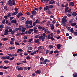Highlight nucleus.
I'll return each instance as SVG.
<instances>
[{
	"label": "nucleus",
	"mask_w": 77,
	"mask_h": 77,
	"mask_svg": "<svg viewBox=\"0 0 77 77\" xmlns=\"http://www.w3.org/2000/svg\"><path fill=\"white\" fill-rule=\"evenodd\" d=\"M14 17H10V21H11V20H13V19H14Z\"/></svg>",
	"instance_id": "e2e57ef3"
},
{
	"label": "nucleus",
	"mask_w": 77,
	"mask_h": 77,
	"mask_svg": "<svg viewBox=\"0 0 77 77\" xmlns=\"http://www.w3.org/2000/svg\"><path fill=\"white\" fill-rule=\"evenodd\" d=\"M57 33L58 34H59V33H60V30H57Z\"/></svg>",
	"instance_id": "de8ad7c7"
},
{
	"label": "nucleus",
	"mask_w": 77,
	"mask_h": 77,
	"mask_svg": "<svg viewBox=\"0 0 77 77\" xmlns=\"http://www.w3.org/2000/svg\"><path fill=\"white\" fill-rule=\"evenodd\" d=\"M8 34H9V33L8 32H5L4 33V35H7Z\"/></svg>",
	"instance_id": "8fccbe9b"
},
{
	"label": "nucleus",
	"mask_w": 77,
	"mask_h": 77,
	"mask_svg": "<svg viewBox=\"0 0 77 77\" xmlns=\"http://www.w3.org/2000/svg\"><path fill=\"white\" fill-rule=\"evenodd\" d=\"M32 40H33V38H31L28 41V42H32Z\"/></svg>",
	"instance_id": "13d9d810"
},
{
	"label": "nucleus",
	"mask_w": 77,
	"mask_h": 77,
	"mask_svg": "<svg viewBox=\"0 0 77 77\" xmlns=\"http://www.w3.org/2000/svg\"><path fill=\"white\" fill-rule=\"evenodd\" d=\"M11 13H9L8 15H7V17L8 18H9V17L11 15Z\"/></svg>",
	"instance_id": "79ce46f5"
},
{
	"label": "nucleus",
	"mask_w": 77,
	"mask_h": 77,
	"mask_svg": "<svg viewBox=\"0 0 77 77\" xmlns=\"http://www.w3.org/2000/svg\"><path fill=\"white\" fill-rule=\"evenodd\" d=\"M18 14V11H15L14 13H13L12 15H15Z\"/></svg>",
	"instance_id": "5701e85b"
},
{
	"label": "nucleus",
	"mask_w": 77,
	"mask_h": 77,
	"mask_svg": "<svg viewBox=\"0 0 77 77\" xmlns=\"http://www.w3.org/2000/svg\"><path fill=\"white\" fill-rule=\"evenodd\" d=\"M55 38L57 39H60V38H61V37H60V36H59L58 37L56 36V37H55Z\"/></svg>",
	"instance_id": "603ef678"
},
{
	"label": "nucleus",
	"mask_w": 77,
	"mask_h": 77,
	"mask_svg": "<svg viewBox=\"0 0 77 77\" xmlns=\"http://www.w3.org/2000/svg\"><path fill=\"white\" fill-rule=\"evenodd\" d=\"M61 21L62 22L64 23H66V22H67V20H66V19L64 18H63L61 20Z\"/></svg>",
	"instance_id": "6e6552de"
},
{
	"label": "nucleus",
	"mask_w": 77,
	"mask_h": 77,
	"mask_svg": "<svg viewBox=\"0 0 77 77\" xmlns=\"http://www.w3.org/2000/svg\"><path fill=\"white\" fill-rule=\"evenodd\" d=\"M28 49L29 50H32L33 48L32 47H28Z\"/></svg>",
	"instance_id": "7c9ffc66"
},
{
	"label": "nucleus",
	"mask_w": 77,
	"mask_h": 77,
	"mask_svg": "<svg viewBox=\"0 0 77 77\" xmlns=\"http://www.w3.org/2000/svg\"><path fill=\"white\" fill-rule=\"evenodd\" d=\"M1 59H3V60H6V57H5V56H3L2 57H1Z\"/></svg>",
	"instance_id": "393cba45"
},
{
	"label": "nucleus",
	"mask_w": 77,
	"mask_h": 77,
	"mask_svg": "<svg viewBox=\"0 0 77 77\" xmlns=\"http://www.w3.org/2000/svg\"><path fill=\"white\" fill-rule=\"evenodd\" d=\"M41 71L38 70H37V71H35V73L36 74H41Z\"/></svg>",
	"instance_id": "2eb2a0df"
},
{
	"label": "nucleus",
	"mask_w": 77,
	"mask_h": 77,
	"mask_svg": "<svg viewBox=\"0 0 77 77\" xmlns=\"http://www.w3.org/2000/svg\"><path fill=\"white\" fill-rule=\"evenodd\" d=\"M9 50H14L15 49V47H10L9 48Z\"/></svg>",
	"instance_id": "412c9836"
},
{
	"label": "nucleus",
	"mask_w": 77,
	"mask_h": 77,
	"mask_svg": "<svg viewBox=\"0 0 77 77\" xmlns=\"http://www.w3.org/2000/svg\"><path fill=\"white\" fill-rule=\"evenodd\" d=\"M14 59V57H12L10 58L9 60L11 61V60H13Z\"/></svg>",
	"instance_id": "37998d69"
},
{
	"label": "nucleus",
	"mask_w": 77,
	"mask_h": 77,
	"mask_svg": "<svg viewBox=\"0 0 77 77\" xmlns=\"http://www.w3.org/2000/svg\"><path fill=\"white\" fill-rule=\"evenodd\" d=\"M18 51H20L21 52L22 51H23V50H22V49H18Z\"/></svg>",
	"instance_id": "bf43d9fd"
},
{
	"label": "nucleus",
	"mask_w": 77,
	"mask_h": 77,
	"mask_svg": "<svg viewBox=\"0 0 77 77\" xmlns=\"http://www.w3.org/2000/svg\"><path fill=\"white\" fill-rule=\"evenodd\" d=\"M38 30L36 29V30H34V33H36L38 32Z\"/></svg>",
	"instance_id": "4d7b16f0"
},
{
	"label": "nucleus",
	"mask_w": 77,
	"mask_h": 77,
	"mask_svg": "<svg viewBox=\"0 0 77 77\" xmlns=\"http://www.w3.org/2000/svg\"><path fill=\"white\" fill-rule=\"evenodd\" d=\"M39 39L40 40H41V39H42V41H44V39H45V37H43V36L41 35L39 36Z\"/></svg>",
	"instance_id": "f03ea898"
},
{
	"label": "nucleus",
	"mask_w": 77,
	"mask_h": 77,
	"mask_svg": "<svg viewBox=\"0 0 77 77\" xmlns=\"http://www.w3.org/2000/svg\"><path fill=\"white\" fill-rule=\"evenodd\" d=\"M3 26H4V25H1L0 26V28H1V29H3Z\"/></svg>",
	"instance_id": "09e8293b"
},
{
	"label": "nucleus",
	"mask_w": 77,
	"mask_h": 77,
	"mask_svg": "<svg viewBox=\"0 0 77 77\" xmlns=\"http://www.w3.org/2000/svg\"><path fill=\"white\" fill-rule=\"evenodd\" d=\"M49 8L50 9H52L53 8V5H50L49 6Z\"/></svg>",
	"instance_id": "c85d7f7f"
},
{
	"label": "nucleus",
	"mask_w": 77,
	"mask_h": 77,
	"mask_svg": "<svg viewBox=\"0 0 77 77\" xmlns=\"http://www.w3.org/2000/svg\"><path fill=\"white\" fill-rule=\"evenodd\" d=\"M35 21L37 24H40V23H41V21L39 20V19H37L36 20H35Z\"/></svg>",
	"instance_id": "6ab92c4d"
},
{
	"label": "nucleus",
	"mask_w": 77,
	"mask_h": 77,
	"mask_svg": "<svg viewBox=\"0 0 77 77\" xmlns=\"http://www.w3.org/2000/svg\"><path fill=\"white\" fill-rule=\"evenodd\" d=\"M40 48L41 49H42V50H43L44 49V48L43 46H39L38 48V50H39Z\"/></svg>",
	"instance_id": "9b49d317"
},
{
	"label": "nucleus",
	"mask_w": 77,
	"mask_h": 77,
	"mask_svg": "<svg viewBox=\"0 0 77 77\" xmlns=\"http://www.w3.org/2000/svg\"><path fill=\"white\" fill-rule=\"evenodd\" d=\"M68 12L69 13V14H72V12H71V9H69L68 10Z\"/></svg>",
	"instance_id": "c03bdc74"
},
{
	"label": "nucleus",
	"mask_w": 77,
	"mask_h": 77,
	"mask_svg": "<svg viewBox=\"0 0 77 77\" xmlns=\"http://www.w3.org/2000/svg\"><path fill=\"white\" fill-rule=\"evenodd\" d=\"M15 11V12H17L18 11V8H17L15 7L14 8Z\"/></svg>",
	"instance_id": "5fc2aeb1"
},
{
	"label": "nucleus",
	"mask_w": 77,
	"mask_h": 77,
	"mask_svg": "<svg viewBox=\"0 0 77 77\" xmlns=\"http://www.w3.org/2000/svg\"><path fill=\"white\" fill-rule=\"evenodd\" d=\"M40 60L42 62H43L44 60V58L42 57H41L40 59Z\"/></svg>",
	"instance_id": "a878e982"
},
{
	"label": "nucleus",
	"mask_w": 77,
	"mask_h": 77,
	"mask_svg": "<svg viewBox=\"0 0 77 77\" xmlns=\"http://www.w3.org/2000/svg\"><path fill=\"white\" fill-rule=\"evenodd\" d=\"M15 29L13 30L12 32H11L10 34L11 35H14V34H15Z\"/></svg>",
	"instance_id": "f3484780"
},
{
	"label": "nucleus",
	"mask_w": 77,
	"mask_h": 77,
	"mask_svg": "<svg viewBox=\"0 0 77 77\" xmlns=\"http://www.w3.org/2000/svg\"><path fill=\"white\" fill-rule=\"evenodd\" d=\"M39 35H36V36H35V38H37V39H38V38H39Z\"/></svg>",
	"instance_id": "4c0bfd02"
},
{
	"label": "nucleus",
	"mask_w": 77,
	"mask_h": 77,
	"mask_svg": "<svg viewBox=\"0 0 77 77\" xmlns=\"http://www.w3.org/2000/svg\"><path fill=\"white\" fill-rule=\"evenodd\" d=\"M74 33V35H75V36L76 35H77V32H73Z\"/></svg>",
	"instance_id": "680f3d73"
},
{
	"label": "nucleus",
	"mask_w": 77,
	"mask_h": 77,
	"mask_svg": "<svg viewBox=\"0 0 77 77\" xmlns=\"http://www.w3.org/2000/svg\"><path fill=\"white\" fill-rule=\"evenodd\" d=\"M34 9L35 11H39V8H38L35 7L34 8Z\"/></svg>",
	"instance_id": "ea45409f"
},
{
	"label": "nucleus",
	"mask_w": 77,
	"mask_h": 77,
	"mask_svg": "<svg viewBox=\"0 0 77 77\" xmlns=\"http://www.w3.org/2000/svg\"><path fill=\"white\" fill-rule=\"evenodd\" d=\"M69 7H70L71 6H74V2H69Z\"/></svg>",
	"instance_id": "20e7f679"
},
{
	"label": "nucleus",
	"mask_w": 77,
	"mask_h": 77,
	"mask_svg": "<svg viewBox=\"0 0 77 77\" xmlns=\"http://www.w3.org/2000/svg\"><path fill=\"white\" fill-rule=\"evenodd\" d=\"M22 15H23V14H22L21 12L19 13L18 15L17 16V17L18 18H20V17H21V16H22Z\"/></svg>",
	"instance_id": "0eeeda50"
},
{
	"label": "nucleus",
	"mask_w": 77,
	"mask_h": 77,
	"mask_svg": "<svg viewBox=\"0 0 77 77\" xmlns=\"http://www.w3.org/2000/svg\"><path fill=\"white\" fill-rule=\"evenodd\" d=\"M9 32H12V29H9Z\"/></svg>",
	"instance_id": "0e129e2a"
},
{
	"label": "nucleus",
	"mask_w": 77,
	"mask_h": 77,
	"mask_svg": "<svg viewBox=\"0 0 77 77\" xmlns=\"http://www.w3.org/2000/svg\"><path fill=\"white\" fill-rule=\"evenodd\" d=\"M25 27L26 28V29H29V26L28 25H27V24L26 25Z\"/></svg>",
	"instance_id": "a19ab883"
},
{
	"label": "nucleus",
	"mask_w": 77,
	"mask_h": 77,
	"mask_svg": "<svg viewBox=\"0 0 77 77\" xmlns=\"http://www.w3.org/2000/svg\"><path fill=\"white\" fill-rule=\"evenodd\" d=\"M54 53L55 54L57 53V54H59V51L57 50H55L54 51Z\"/></svg>",
	"instance_id": "b1692460"
},
{
	"label": "nucleus",
	"mask_w": 77,
	"mask_h": 77,
	"mask_svg": "<svg viewBox=\"0 0 77 77\" xmlns=\"http://www.w3.org/2000/svg\"><path fill=\"white\" fill-rule=\"evenodd\" d=\"M29 21L28 20H27L25 22L26 24H29Z\"/></svg>",
	"instance_id": "e433bc0d"
},
{
	"label": "nucleus",
	"mask_w": 77,
	"mask_h": 77,
	"mask_svg": "<svg viewBox=\"0 0 77 77\" xmlns=\"http://www.w3.org/2000/svg\"><path fill=\"white\" fill-rule=\"evenodd\" d=\"M53 53V51H51L49 53V54H52Z\"/></svg>",
	"instance_id": "49530a36"
},
{
	"label": "nucleus",
	"mask_w": 77,
	"mask_h": 77,
	"mask_svg": "<svg viewBox=\"0 0 77 77\" xmlns=\"http://www.w3.org/2000/svg\"><path fill=\"white\" fill-rule=\"evenodd\" d=\"M66 22H62V24H63V25L64 26H66V23H65Z\"/></svg>",
	"instance_id": "6e6d98bb"
},
{
	"label": "nucleus",
	"mask_w": 77,
	"mask_h": 77,
	"mask_svg": "<svg viewBox=\"0 0 77 77\" xmlns=\"http://www.w3.org/2000/svg\"><path fill=\"white\" fill-rule=\"evenodd\" d=\"M8 5H10V6H12V1L11 0H9L8 1Z\"/></svg>",
	"instance_id": "7ed1b4c3"
},
{
	"label": "nucleus",
	"mask_w": 77,
	"mask_h": 77,
	"mask_svg": "<svg viewBox=\"0 0 77 77\" xmlns=\"http://www.w3.org/2000/svg\"><path fill=\"white\" fill-rule=\"evenodd\" d=\"M26 59H30V57L29 56H28L26 57Z\"/></svg>",
	"instance_id": "69168bd1"
},
{
	"label": "nucleus",
	"mask_w": 77,
	"mask_h": 77,
	"mask_svg": "<svg viewBox=\"0 0 77 77\" xmlns=\"http://www.w3.org/2000/svg\"><path fill=\"white\" fill-rule=\"evenodd\" d=\"M70 32L71 33H74V29L72 28H71L70 29Z\"/></svg>",
	"instance_id": "72a5a7b5"
},
{
	"label": "nucleus",
	"mask_w": 77,
	"mask_h": 77,
	"mask_svg": "<svg viewBox=\"0 0 77 77\" xmlns=\"http://www.w3.org/2000/svg\"><path fill=\"white\" fill-rule=\"evenodd\" d=\"M8 38H4L3 39V41H8Z\"/></svg>",
	"instance_id": "052dcab7"
},
{
	"label": "nucleus",
	"mask_w": 77,
	"mask_h": 77,
	"mask_svg": "<svg viewBox=\"0 0 77 77\" xmlns=\"http://www.w3.org/2000/svg\"><path fill=\"white\" fill-rule=\"evenodd\" d=\"M51 38V36H50V35H49L48 36V37L47 38L48 39H50Z\"/></svg>",
	"instance_id": "c9c22d12"
},
{
	"label": "nucleus",
	"mask_w": 77,
	"mask_h": 77,
	"mask_svg": "<svg viewBox=\"0 0 77 77\" xmlns=\"http://www.w3.org/2000/svg\"><path fill=\"white\" fill-rule=\"evenodd\" d=\"M73 77H77V73L75 72L73 74Z\"/></svg>",
	"instance_id": "dca6fc26"
},
{
	"label": "nucleus",
	"mask_w": 77,
	"mask_h": 77,
	"mask_svg": "<svg viewBox=\"0 0 77 77\" xmlns=\"http://www.w3.org/2000/svg\"><path fill=\"white\" fill-rule=\"evenodd\" d=\"M49 52H50V50H47L46 51V54H48Z\"/></svg>",
	"instance_id": "864d4df0"
},
{
	"label": "nucleus",
	"mask_w": 77,
	"mask_h": 77,
	"mask_svg": "<svg viewBox=\"0 0 77 77\" xmlns=\"http://www.w3.org/2000/svg\"><path fill=\"white\" fill-rule=\"evenodd\" d=\"M72 15L73 16V17H76V16H77V13H76V12H74L72 13Z\"/></svg>",
	"instance_id": "ddd939ff"
},
{
	"label": "nucleus",
	"mask_w": 77,
	"mask_h": 77,
	"mask_svg": "<svg viewBox=\"0 0 77 77\" xmlns=\"http://www.w3.org/2000/svg\"><path fill=\"white\" fill-rule=\"evenodd\" d=\"M68 9H69V7H67L66 8H65V13H67L68 11Z\"/></svg>",
	"instance_id": "9d476101"
},
{
	"label": "nucleus",
	"mask_w": 77,
	"mask_h": 77,
	"mask_svg": "<svg viewBox=\"0 0 77 77\" xmlns=\"http://www.w3.org/2000/svg\"><path fill=\"white\" fill-rule=\"evenodd\" d=\"M15 39L14 38H11V41H14Z\"/></svg>",
	"instance_id": "338daca9"
},
{
	"label": "nucleus",
	"mask_w": 77,
	"mask_h": 77,
	"mask_svg": "<svg viewBox=\"0 0 77 77\" xmlns=\"http://www.w3.org/2000/svg\"><path fill=\"white\" fill-rule=\"evenodd\" d=\"M37 14V12H36V11L35 10H33L31 12V14L32 15H36Z\"/></svg>",
	"instance_id": "39448f33"
},
{
	"label": "nucleus",
	"mask_w": 77,
	"mask_h": 77,
	"mask_svg": "<svg viewBox=\"0 0 77 77\" xmlns=\"http://www.w3.org/2000/svg\"><path fill=\"white\" fill-rule=\"evenodd\" d=\"M4 62L5 63H9V61L8 60H5L4 61Z\"/></svg>",
	"instance_id": "58836bf2"
},
{
	"label": "nucleus",
	"mask_w": 77,
	"mask_h": 77,
	"mask_svg": "<svg viewBox=\"0 0 77 77\" xmlns=\"http://www.w3.org/2000/svg\"><path fill=\"white\" fill-rule=\"evenodd\" d=\"M10 43L11 45H13V44H14V42H13V41L10 42Z\"/></svg>",
	"instance_id": "3c124183"
},
{
	"label": "nucleus",
	"mask_w": 77,
	"mask_h": 77,
	"mask_svg": "<svg viewBox=\"0 0 77 77\" xmlns=\"http://www.w3.org/2000/svg\"><path fill=\"white\" fill-rule=\"evenodd\" d=\"M50 27L51 28V30H53L54 29V25L53 24H51L50 25Z\"/></svg>",
	"instance_id": "1a4fd4ad"
},
{
	"label": "nucleus",
	"mask_w": 77,
	"mask_h": 77,
	"mask_svg": "<svg viewBox=\"0 0 77 77\" xmlns=\"http://www.w3.org/2000/svg\"><path fill=\"white\" fill-rule=\"evenodd\" d=\"M76 24H77V23H72L71 24V25L72 26H75Z\"/></svg>",
	"instance_id": "4468645a"
},
{
	"label": "nucleus",
	"mask_w": 77,
	"mask_h": 77,
	"mask_svg": "<svg viewBox=\"0 0 77 77\" xmlns=\"http://www.w3.org/2000/svg\"><path fill=\"white\" fill-rule=\"evenodd\" d=\"M53 45H49V46L48 47L49 48H50L51 49V48H53Z\"/></svg>",
	"instance_id": "c756f323"
},
{
	"label": "nucleus",
	"mask_w": 77,
	"mask_h": 77,
	"mask_svg": "<svg viewBox=\"0 0 77 77\" xmlns=\"http://www.w3.org/2000/svg\"><path fill=\"white\" fill-rule=\"evenodd\" d=\"M12 55L13 56L16 57V56H17V54H13Z\"/></svg>",
	"instance_id": "a18cd8bd"
},
{
	"label": "nucleus",
	"mask_w": 77,
	"mask_h": 77,
	"mask_svg": "<svg viewBox=\"0 0 77 77\" xmlns=\"http://www.w3.org/2000/svg\"><path fill=\"white\" fill-rule=\"evenodd\" d=\"M17 77H23V76H21L20 74H19L17 75Z\"/></svg>",
	"instance_id": "774afa93"
},
{
	"label": "nucleus",
	"mask_w": 77,
	"mask_h": 77,
	"mask_svg": "<svg viewBox=\"0 0 77 77\" xmlns=\"http://www.w3.org/2000/svg\"><path fill=\"white\" fill-rule=\"evenodd\" d=\"M49 8V6H46L45 7H44V11H46V10H48V8Z\"/></svg>",
	"instance_id": "f8f14e48"
},
{
	"label": "nucleus",
	"mask_w": 77,
	"mask_h": 77,
	"mask_svg": "<svg viewBox=\"0 0 77 77\" xmlns=\"http://www.w3.org/2000/svg\"><path fill=\"white\" fill-rule=\"evenodd\" d=\"M11 23H17V20H13L11 21Z\"/></svg>",
	"instance_id": "4be33fe9"
},
{
	"label": "nucleus",
	"mask_w": 77,
	"mask_h": 77,
	"mask_svg": "<svg viewBox=\"0 0 77 77\" xmlns=\"http://www.w3.org/2000/svg\"><path fill=\"white\" fill-rule=\"evenodd\" d=\"M8 68H9V66H4V67L3 66H0V69H8Z\"/></svg>",
	"instance_id": "f257e3e1"
},
{
	"label": "nucleus",
	"mask_w": 77,
	"mask_h": 77,
	"mask_svg": "<svg viewBox=\"0 0 77 77\" xmlns=\"http://www.w3.org/2000/svg\"><path fill=\"white\" fill-rule=\"evenodd\" d=\"M44 61L46 63H47V62H50V60H48L47 59H45Z\"/></svg>",
	"instance_id": "473e14b6"
},
{
	"label": "nucleus",
	"mask_w": 77,
	"mask_h": 77,
	"mask_svg": "<svg viewBox=\"0 0 77 77\" xmlns=\"http://www.w3.org/2000/svg\"><path fill=\"white\" fill-rule=\"evenodd\" d=\"M18 71H21V70H23V67H21L18 69Z\"/></svg>",
	"instance_id": "bb28decb"
},
{
	"label": "nucleus",
	"mask_w": 77,
	"mask_h": 77,
	"mask_svg": "<svg viewBox=\"0 0 77 77\" xmlns=\"http://www.w3.org/2000/svg\"><path fill=\"white\" fill-rule=\"evenodd\" d=\"M6 21V20L3 19L2 21V23L3 24H5V21Z\"/></svg>",
	"instance_id": "2f4dec72"
},
{
	"label": "nucleus",
	"mask_w": 77,
	"mask_h": 77,
	"mask_svg": "<svg viewBox=\"0 0 77 77\" xmlns=\"http://www.w3.org/2000/svg\"><path fill=\"white\" fill-rule=\"evenodd\" d=\"M37 24L36 21L35 22H34L32 23V25L33 26H36V24Z\"/></svg>",
	"instance_id": "cd10ccee"
},
{
	"label": "nucleus",
	"mask_w": 77,
	"mask_h": 77,
	"mask_svg": "<svg viewBox=\"0 0 77 77\" xmlns=\"http://www.w3.org/2000/svg\"><path fill=\"white\" fill-rule=\"evenodd\" d=\"M12 1V6L13 5H15V0H11Z\"/></svg>",
	"instance_id": "aec40b11"
},
{
	"label": "nucleus",
	"mask_w": 77,
	"mask_h": 77,
	"mask_svg": "<svg viewBox=\"0 0 77 77\" xmlns=\"http://www.w3.org/2000/svg\"><path fill=\"white\" fill-rule=\"evenodd\" d=\"M57 48L58 49H60V47H61V46H62V45H60V44H58V45H57Z\"/></svg>",
	"instance_id": "a211bd4d"
},
{
	"label": "nucleus",
	"mask_w": 77,
	"mask_h": 77,
	"mask_svg": "<svg viewBox=\"0 0 77 77\" xmlns=\"http://www.w3.org/2000/svg\"><path fill=\"white\" fill-rule=\"evenodd\" d=\"M34 42L35 43V44H39L40 43V42H39V39H37V40H36V39H35L34 40Z\"/></svg>",
	"instance_id": "423d86ee"
},
{
	"label": "nucleus",
	"mask_w": 77,
	"mask_h": 77,
	"mask_svg": "<svg viewBox=\"0 0 77 77\" xmlns=\"http://www.w3.org/2000/svg\"><path fill=\"white\" fill-rule=\"evenodd\" d=\"M15 44L16 45H19V44L18 43V42H15Z\"/></svg>",
	"instance_id": "f704fd0d"
}]
</instances>
